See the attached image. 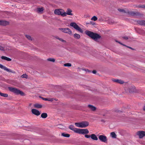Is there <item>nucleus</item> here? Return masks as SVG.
Returning a JSON list of instances; mask_svg holds the SVG:
<instances>
[{
    "mask_svg": "<svg viewBox=\"0 0 145 145\" xmlns=\"http://www.w3.org/2000/svg\"><path fill=\"white\" fill-rule=\"evenodd\" d=\"M85 33L86 35L95 41L101 38V36L99 35L89 31L86 30L85 31Z\"/></svg>",
    "mask_w": 145,
    "mask_h": 145,
    "instance_id": "f257e3e1",
    "label": "nucleus"
},
{
    "mask_svg": "<svg viewBox=\"0 0 145 145\" xmlns=\"http://www.w3.org/2000/svg\"><path fill=\"white\" fill-rule=\"evenodd\" d=\"M8 89L9 91L17 95L20 94L23 96L24 94V93L22 91L15 88L9 87L8 88Z\"/></svg>",
    "mask_w": 145,
    "mask_h": 145,
    "instance_id": "f03ea898",
    "label": "nucleus"
},
{
    "mask_svg": "<svg viewBox=\"0 0 145 145\" xmlns=\"http://www.w3.org/2000/svg\"><path fill=\"white\" fill-rule=\"evenodd\" d=\"M129 15H130L131 16H136L138 17H142L144 16L143 14L139 12H134L130 11L129 12Z\"/></svg>",
    "mask_w": 145,
    "mask_h": 145,
    "instance_id": "7ed1b4c3",
    "label": "nucleus"
},
{
    "mask_svg": "<svg viewBox=\"0 0 145 145\" xmlns=\"http://www.w3.org/2000/svg\"><path fill=\"white\" fill-rule=\"evenodd\" d=\"M69 128L70 129L73 131L75 133L78 134H82V129L75 128L74 127V126L72 125L69 126Z\"/></svg>",
    "mask_w": 145,
    "mask_h": 145,
    "instance_id": "20e7f679",
    "label": "nucleus"
},
{
    "mask_svg": "<svg viewBox=\"0 0 145 145\" xmlns=\"http://www.w3.org/2000/svg\"><path fill=\"white\" fill-rule=\"evenodd\" d=\"M71 27H72L76 30L82 32V30L80 28L75 22H71L70 24Z\"/></svg>",
    "mask_w": 145,
    "mask_h": 145,
    "instance_id": "39448f33",
    "label": "nucleus"
},
{
    "mask_svg": "<svg viewBox=\"0 0 145 145\" xmlns=\"http://www.w3.org/2000/svg\"><path fill=\"white\" fill-rule=\"evenodd\" d=\"M55 14L58 15H61L64 17L63 14L64 13V10L61 9H56L54 11Z\"/></svg>",
    "mask_w": 145,
    "mask_h": 145,
    "instance_id": "423d86ee",
    "label": "nucleus"
},
{
    "mask_svg": "<svg viewBox=\"0 0 145 145\" xmlns=\"http://www.w3.org/2000/svg\"><path fill=\"white\" fill-rule=\"evenodd\" d=\"M59 29L64 33H68L69 35L71 34L72 33V31L69 28H59Z\"/></svg>",
    "mask_w": 145,
    "mask_h": 145,
    "instance_id": "0eeeda50",
    "label": "nucleus"
},
{
    "mask_svg": "<svg viewBox=\"0 0 145 145\" xmlns=\"http://www.w3.org/2000/svg\"><path fill=\"white\" fill-rule=\"evenodd\" d=\"M0 68L4 70L5 71H6L9 72H11L13 73H15V72L14 71H12L10 69H8L5 66H4L3 65L0 64Z\"/></svg>",
    "mask_w": 145,
    "mask_h": 145,
    "instance_id": "6e6552de",
    "label": "nucleus"
},
{
    "mask_svg": "<svg viewBox=\"0 0 145 145\" xmlns=\"http://www.w3.org/2000/svg\"><path fill=\"white\" fill-rule=\"evenodd\" d=\"M128 91L130 93H138V91L136 89L135 87L134 86H131L127 89Z\"/></svg>",
    "mask_w": 145,
    "mask_h": 145,
    "instance_id": "1a4fd4ad",
    "label": "nucleus"
},
{
    "mask_svg": "<svg viewBox=\"0 0 145 145\" xmlns=\"http://www.w3.org/2000/svg\"><path fill=\"white\" fill-rule=\"evenodd\" d=\"M72 10L68 8L67 9L66 12H65L64 10V13L63 14L64 17L66 16L67 15H73V14L72 13Z\"/></svg>",
    "mask_w": 145,
    "mask_h": 145,
    "instance_id": "9d476101",
    "label": "nucleus"
},
{
    "mask_svg": "<svg viewBox=\"0 0 145 145\" xmlns=\"http://www.w3.org/2000/svg\"><path fill=\"white\" fill-rule=\"evenodd\" d=\"M137 135L140 138H142L145 136V131H138L137 133Z\"/></svg>",
    "mask_w": 145,
    "mask_h": 145,
    "instance_id": "9b49d317",
    "label": "nucleus"
},
{
    "mask_svg": "<svg viewBox=\"0 0 145 145\" xmlns=\"http://www.w3.org/2000/svg\"><path fill=\"white\" fill-rule=\"evenodd\" d=\"M99 138L101 141L104 142H106L107 140L106 137L103 135H99Z\"/></svg>",
    "mask_w": 145,
    "mask_h": 145,
    "instance_id": "f8f14e48",
    "label": "nucleus"
},
{
    "mask_svg": "<svg viewBox=\"0 0 145 145\" xmlns=\"http://www.w3.org/2000/svg\"><path fill=\"white\" fill-rule=\"evenodd\" d=\"M9 24V22L5 20H0V25L6 26Z\"/></svg>",
    "mask_w": 145,
    "mask_h": 145,
    "instance_id": "ddd939ff",
    "label": "nucleus"
},
{
    "mask_svg": "<svg viewBox=\"0 0 145 145\" xmlns=\"http://www.w3.org/2000/svg\"><path fill=\"white\" fill-rule=\"evenodd\" d=\"M31 111L33 114L37 116H39L40 114V113L39 111L36 109H32Z\"/></svg>",
    "mask_w": 145,
    "mask_h": 145,
    "instance_id": "4468645a",
    "label": "nucleus"
},
{
    "mask_svg": "<svg viewBox=\"0 0 145 145\" xmlns=\"http://www.w3.org/2000/svg\"><path fill=\"white\" fill-rule=\"evenodd\" d=\"M89 124V122L87 121H82V128H85L88 126Z\"/></svg>",
    "mask_w": 145,
    "mask_h": 145,
    "instance_id": "2eb2a0df",
    "label": "nucleus"
},
{
    "mask_svg": "<svg viewBox=\"0 0 145 145\" xmlns=\"http://www.w3.org/2000/svg\"><path fill=\"white\" fill-rule=\"evenodd\" d=\"M118 10L120 12L125 13L129 15V11L127 9L125 10L123 9L118 8Z\"/></svg>",
    "mask_w": 145,
    "mask_h": 145,
    "instance_id": "dca6fc26",
    "label": "nucleus"
},
{
    "mask_svg": "<svg viewBox=\"0 0 145 145\" xmlns=\"http://www.w3.org/2000/svg\"><path fill=\"white\" fill-rule=\"evenodd\" d=\"M88 107L92 111H95L96 110V108L94 106L91 105H88Z\"/></svg>",
    "mask_w": 145,
    "mask_h": 145,
    "instance_id": "f3484780",
    "label": "nucleus"
},
{
    "mask_svg": "<svg viewBox=\"0 0 145 145\" xmlns=\"http://www.w3.org/2000/svg\"><path fill=\"white\" fill-rule=\"evenodd\" d=\"M137 22L139 24L145 26V21L144 20H138Z\"/></svg>",
    "mask_w": 145,
    "mask_h": 145,
    "instance_id": "a211bd4d",
    "label": "nucleus"
},
{
    "mask_svg": "<svg viewBox=\"0 0 145 145\" xmlns=\"http://www.w3.org/2000/svg\"><path fill=\"white\" fill-rule=\"evenodd\" d=\"M1 58L5 60L8 61H10L12 60L10 58L4 56H2Z\"/></svg>",
    "mask_w": 145,
    "mask_h": 145,
    "instance_id": "6ab92c4d",
    "label": "nucleus"
},
{
    "mask_svg": "<svg viewBox=\"0 0 145 145\" xmlns=\"http://www.w3.org/2000/svg\"><path fill=\"white\" fill-rule=\"evenodd\" d=\"M89 133V131L87 129H82V134H88Z\"/></svg>",
    "mask_w": 145,
    "mask_h": 145,
    "instance_id": "aec40b11",
    "label": "nucleus"
},
{
    "mask_svg": "<svg viewBox=\"0 0 145 145\" xmlns=\"http://www.w3.org/2000/svg\"><path fill=\"white\" fill-rule=\"evenodd\" d=\"M91 137L92 139L94 140H97L98 138L94 134H92L91 135Z\"/></svg>",
    "mask_w": 145,
    "mask_h": 145,
    "instance_id": "412c9836",
    "label": "nucleus"
},
{
    "mask_svg": "<svg viewBox=\"0 0 145 145\" xmlns=\"http://www.w3.org/2000/svg\"><path fill=\"white\" fill-rule=\"evenodd\" d=\"M114 81L115 82H117L120 84H123L124 82L122 80L118 79L115 80H114Z\"/></svg>",
    "mask_w": 145,
    "mask_h": 145,
    "instance_id": "4be33fe9",
    "label": "nucleus"
},
{
    "mask_svg": "<svg viewBox=\"0 0 145 145\" xmlns=\"http://www.w3.org/2000/svg\"><path fill=\"white\" fill-rule=\"evenodd\" d=\"M75 125L78 127H82V122H79V123H74Z\"/></svg>",
    "mask_w": 145,
    "mask_h": 145,
    "instance_id": "5701e85b",
    "label": "nucleus"
},
{
    "mask_svg": "<svg viewBox=\"0 0 145 145\" xmlns=\"http://www.w3.org/2000/svg\"><path fill=\"white\" fill-rule=\"evenodd\" d=\"M48 116L47 113H43L41 115V117L43 118H46Z\"/></svg>",
    "mask_w": 145,
    "mask_h": 145,
    "instance_id": "b1692460",
    "label": "nucleus"
},
{
    "mask_svg": "<svg viewBox=\"0 0 145 145\" xmlns=\"http://www.w3.org/2000/svg\"><path fill=\"white\" fill-rule=\"evenodd\" d=\"M34 106L36 108H40L42 107V105L38 104H36L34 105Z\"/></svg>",
    "mask_w": 145,
    "mask_h": 145,
    "instance_id": "393cba45",
    "label": "nucleus"
},
{
    "mask_svg": "<svg viewBox=\"0 0 145 145\" xmlns=\"http://www.w3.org/2000/svg\"><path fill=\"white\" fill-rule=\"evenodd\" d=\"M74 37L76 39H79L80 38V35L78 34L75 33L74 35Z\"/></svg>",
    "mask_w": 145,
    "mask_h": 145,
    "instance_id": "a878e982",
    "label": "nucleus"
},
{
    "mask_svg": "<svg viewBox=\"0 0 145 145\" xmlns=\"http://www.w3.org/2000/svg\"><path fill=\"white\" fill-rule=\"evenodd\" d=\"M110 135L113 138H116V135L114 132H112L110 133Z\"/></svg>",
    "mask_w": 145,
    "mask_h": 145,
    "instance_id": "bb28decb",
    "label": "nucleus"
},
{
    "mask_svg": "<svg viewBox=\"0 0 145 145\" xmlns=\"http://www.w3.org/2000/svg\"><path fill=\"white\" fill-rule=\"evenodd\" d=\"M61 136L65 137H69L70 135L69 134H65L64 133H61Z\"/></svg>",
    "mask_w": 145,
    "mask_h": 145,
    "instance_id": "cd10ccee",
    "label": "nucleus"
},
{
    "mask_svg": "<svg viewBox=\"0 0 145 145\" xmlns=\"http://www.w3.org/2000/svg\"><path fill=\"white\" fill-rule=\"evenodd\" d=\"M135 7L138 8H145V5H139L135 6Z\"/></svg>",
    "mask_w": 145,
    "mask_h": 145,
    "instance_id": "c85d7f7f",
    "label": "nucleus"
},
{
    "mask_svg": "<svg viewBox=\"0 0 145 145\" xmlns=\"http://www.w3.org/2000/svg\"><path fill=\"white\" fill-rule=\"evenodd\" d=\"M43 10V8L42 7L39 8H37V11L38 12H42Z\"/></svg>",
    "mask_w": 145,
    "mask_h": 145,
    "instance_id": "c756f323",
    "label": "nucleus"
},
{
    "mask_svg": "<svg viewBox=\"0 0 145 145\" xmlns=\"http://www.w3.org/2000/svg\"><path fill=\"white\" fill-rule=\"evenodd\" d=\"M0 95L1 96L3 97H7L8 96V95L7 93H2L1 92L0 93Z\"/></svg>",
    "mask_w": 145,
    "mask_h": 145,
    "instance_id": "7c9ffc66",
    "label": "nucleus"
},
{
    "mask_svg": "<svg viewBox=\"0 0 145 145\" xmlns=\"http://www.w3.org/2000/svg\"><path fill=\"white\" fill-rule=\"evenodd\" d=\"M64 66L65 67H70L71 66V64L70 63H66L64 64Z\"/></svg>",
    "mask_w": 145,
    "mask_h": 145,
    "instance_id": "2f4dec72",
    "label": "nucleus"
},
{
    "mask_svg": "<svg viewBox=\"0 0 145 145\" xmlns=\"http://www.w3.org/2000/svg\"><path fill=\"white\" fill-rule=\"evenodd\" d=\"M108 22L110 24H113L114 23V22L113 20L109 19L108 20Z\"/></svg>",
    "mask_w": 145,
    "mask_h": 145,
    "instance_id": "473e14b6",
    "label": "nucleus"
},
{
    "mask_svg": "<svg viewBox=\"0 0 145 145\" xmlns=\"http://www.w3.org/2000/svg\"><path fill=\"white\" fill-rule=\"evenodd\" d=\"M47 60L48 61H52V62H54L55 61V59L54 58H49L47 59Z\"/></svg>",
    "mask_w": 145,
    "mask_h": 145,
    "instance_id": "72a5a7b5",
    "label": "nucleus"
},
{
    "mask_svg": "<svg viewBox=\"0 0 145 145\" xmlns=\"http://www.w3.org/2000/svg\"><path fill=\"white\" fill-rule=\"evenodd\" d=\"M21 77L22 78H27L28 77V76L26 74H23L21 75Z\"/></svg>",
    "mask_w": 145,
    "mask_h": 145,
    "instance_id": "f704fd0d",
    "label": "nucleus"
},
{
    "mask_svg": "<svg viewBox=\"0 0 145 145\" xmlns=\"http://www.w3.org/2000/svg\"><path fill=\"white\" fill-rule=\"evenodd\" d=\"M97 17L96 16H94L92 18L91 20H93L94 21H96L97 20Z\"/></svg>",
    "mask_w": 145,
    "mask_h": 145,
    "instance_id": "c9c22d12",
    "label": "nucleus"
},
{
    "mask_svg": "<svg viewBox=\"0 0 145 145\" xmlns=\"http://www.w3.org/2000/svg\"><path fill=\"white\" fill-rule=\"evenodd\" d=\"M42 99L45 101H52L53 100L52 99H48L47 98H42Z\"/></svg>",
    "mask_w": 145,
    "mask_h": 145,
    "instance_id": "e433bc0d",
    "label": "nucleus"
},
{
    "mask_svg": "<svg viewBox=\"0 0 145 145\" xmlns=\"http://www.w3.org/2000/svg\"><path fill=\"white\" fill-rule=\"evenodd\" d=\"M57 39L59 40H60V41H61L62 42H66L65 40H64L63 39L61 38H60L58 37V38H57Z\"/></svg>",
    "mask_w": 145,
    "mask_h": 145,
    "instance_id": "4c0bfd02",
    "label": "nucleus"
},
{
    "mask_svg": "<svg viewBox=\"0 0 145 145\" xmlns=\"http://www.w3.org/2000/svg\"><path fill=\"white\" fill-rule=\"evenodd\" d=\"M25 36L27 38V39L29 40H31L32 39L31 36L28 35H26Z\"/></svg>",
    "mask_w": 145,
    "mask_h": 145,
    "instance_id": "58836bf2",
    "label": "nucleus"
},
{
    "mask_svg": "<svg viewBox=\"0 0 145 145\" xmlns=\"http://www.w3.org/2000/svg\"><path fill=\"white\" fill-rule=\"evenodd\" d=\"M85 137L86 138H89L91 137V135H88L86 134H85Z\"/></svg>",
    "mask_w": 145,
    "mask_h": 145,
    "instance_id": "ea45409f",
    "label": "nucleus"
},
{
    "mask_svg": "<svg viewBox=\"0 0 145 145\" xmlns=\"http://www.w3.org/2000/svg\"><path fill=\"white\" fill-rule=\"evenodd\" d=\"M4 50V48L3 47L0 45V50L3 51Z\"/></svg>",
    "mask_w": 145,
    "mask_h": 145,
    "instance_id": "a19ab883",
    "label": "nucleus"
},
{
    "mask_svg": "<svg viewBox=\"0 0 145 145\" xmlns=\"http://www.w3.org/2000/svg\"><path fill=\"white\" fill-rule=\"evenodd\" d=\"M122 38L125 40H127L128 39V37H123Z\"/></svg>",
    "mask_w": 145,
    "mask_h": 145,
    "instance_id": "79ce46f5",
    "label": "nucleus"
},
{
    "mask_svg": "<svg viewBox=\"0 0 145 145\" xmlns=\"http://www.w3.org/2000/svg\"><path fill=\"white\" fill-rule=\"evenodd\" d=\"M92 72L94 74H95L97 72V71L95 70H94L92 71Z\"/></svg>",
    "mask_w": 145,
    "mask_h": 145,
    "instance_id": "37998d69",
    "label": "nucleus"
},
{
    "mask_svg": "<svg viewBox=\"0 0 145 145\" xmlns=\"http://www.w3.org/2000/svg\"><path fill=\"white\" fill-rule=\"evenodd\" d=\"M90 24L92 25H95V23L93 22H91L90 23Z\"/></svg>",
    "mask_w": 145,
    "mask_h": 145,
    "instance_id": "c03bdc74",
    "label": "nucleus"
},
{
    "mask_svg": "<svg viewBox=\"0 0 145 145\" xmlns=\"http://www.w3.org/2000/svg\"><path fill=\"white\" fill-rule=\"evenodd\" d=\"M84 70L86 71H87L88 72H91V71H90V70L87 69V70H86L85 69H83Z\"/></svg>",
    "mask_w": 145,
    "mask_h": 145,
    "instance_id": "a18cd8bd",
    "label": "nucleus"
},
{
    "mask_svg": "<svg viewBox=\"0 0 145 145\" xmlns=\"http://www.w3.org/2000/svg\"><path fill=\"white\" fill-rule=\"evenodd\" d=\"M127 47L128 48H130L131 49H132V50H133V48H132L131 47H130V46H127Z\"/></svg>",
    "mask_w": 145,
    "mask_h": 145,
    "instance_id": "49530a36",
    "label": "nucleus"
},
{
    "mask_svg": "<svg viewBox=\"0 0 145 145\" xmlns=\"http://www.w3.org/2000/svg\"><path fill=\"white\" fill-rule=\"evenodd\" d=\"M99 21H103V20L101 18L99 19Z\"/></svg>",
    "mask_w": 145,
    "mask_h": 145,
    "instance_id": "de8ad7c7",
    "label": "nucleus"
},
{
    "mask_svg": "<svg viewBox=\"0 0 145 145\" xmlns=\"http://www.w3.org/2000/svg\"><path fill=\"white\" fill-rule=\"evenodd\" d=\"M143 110L144 111H145V105L143 107Z\"/></svg>",
    "mask_w": 145,
    "mask_h": 145,
    "instance_id": "09e8293b",
    "label": "nucleus"
},
{
    "mask_svg": "<svg viewBox=\"0 0 145 145\" xmlns=\"http://www.w3.org/2000/svg\"><path fill=\"white\" fill-rule=\"evenodd\" d=\"M118 43H119V44H121V42H118Z\"/></svg>",
    "mask_w": 145,
    "mask_h": 145,
    "instance_id": "8fccbe9b",
    "label": "nucleus"
},
{
    "mask_svg": "<svg viewBox=\"0 0 145 145\" xmlns=\"http://www.w3.org/2000/svg\"><path fill=\"white\" fill-rule=\"evenodd\" d=\"M123 46H126V47H127V46L125 45V44H123Z\"/></svg>",
    "mask_w": 145,
    "mask_h": 145,
    "instance_id": "3c124183",
    "label": "nucleus"
},
{
    "mask_svg": "<svg viewBox=\"0 0 145 145\" xmlns=\"http://www.w3.org/2000/svg\"><path fill=\"white\" fill-rule=\"evenodd\" d=\"M121 44L123 45V44H122V43H121Z\"/></svg>",
    "mask_w": 145,
    "mask_h": 145,
    "instance_id": "603ef678",
    "label": "nucleus"
},
{
    "mask_svg": "<svg viewBox=\"0 0 145 145\" xmlns=\"http://www.w3.org/2000/svg\"><path fill=\"white\" fill-rule=\"evenodd\" d=\"M121 44L123 45V44H122V43H121Z\"/></svg>",
    "mask_w": 145,
    "mask_h": 145,
    "instance_id": "864d4df0",
    "label": "nucleus"
},
{
    "mask_svg": "<svg viewBox=\"0 0 145 145\" xmlns=\"http://www.w3.org/2000/svg\"><path fill=\"white\" fill-rule=\"evenodd\" d=\"M116 112H117V111H116ZM121 112L120 111H117V112Z\"/></svg>",
    "mask_w": 145,
    "mask_h": 145,
    "instance_id": "5fc2aeb1",
    "label": "nucleus"
},
{
    "mask_svg": "<svg viewBox=\"0 0 145 145\" xmlns=\"http://www.w3.org/2000/svg\"><path fill=\"white\" fill-rule=\"evenodd\" d=\"M116 41L117 42H118V41Z\"/></svg>",
    "mask_w": 145,
    "mask_h": 145,
    "instance_id": "6e6d98bb",
    "label": "nucleus"
}]
</instances>
